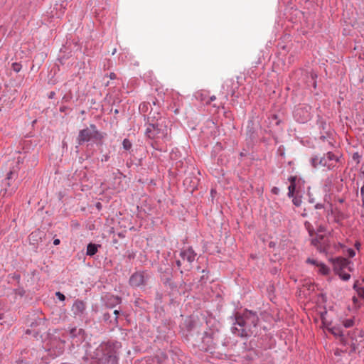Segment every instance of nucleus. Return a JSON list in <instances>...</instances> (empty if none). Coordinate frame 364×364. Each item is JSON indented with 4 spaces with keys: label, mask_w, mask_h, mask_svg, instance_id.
Here are the masks:
<instances>
[{
    "label": "nucleus",
    "mask_w": 364,
    "mask_h": 364,
    "mask_svg": "<svg viewBox=\"0 0 364 364\" xmlns=\"http://www.w3.org/2000/svg\"><path fill=\"white\" fill-rule=\"evenodd\" d=\"M85 310V304L82 301H76L73 306L72 311L75 316H81Z\"/></svg>",
    "instance_id": "6e6552de"
},
{
    "label": "nucleus",
    "mask_w": 364,
    "mask_h": 364,
    "mask_svg": "<svg viewBox=\"0 0 364 364\" xmlns=\"http://www.w3.org/2000/svg\"><path fill=\"white\" fill-rule=\"evenodd\" d=\"M16 364H26V363L25 361L21 360H17L16 362Z\"/></svg>",
    "instance_id": "5701e85b"
},
{
    "label": "nucleus",
    "mask_w": 364,
    "mask_h": 364,
    "mask_svg": "<svg viewBox=\"0 0 364 364\" xmlns=\"http://www.w3.org/2000/svg\"><path fill=\"white\" fill-rule=\"evenodd\" d=\"M322 208V205H321V204H317V205H316V208H317V209H318V208Z\"/></svg>",
    "instance_id": "cd10ccee"
},
{
    "label": "nucleus",
    "mask_w": 364,
    "mask_h": 364,
    "mask_svg": "<svg viewBox=\"0 0 364 364\" xmlns=\"http://www.w3.org/2000/svg\"><path fill=\"white\" fill-rule=\"evenodd\" d=\"M307 262H310V263H312V264H316V262H315V261H314V260H311V259H307Z\"/></svg>",
    "instance_id": "a878e982"
},
{
    "label": "nucleus",
    "mask_w": 364,
    "mask_h": 364,
    "mask_svg": "<svg viewBox=\"0 0 364 364\" xmlns=\"http://www.w3.org/2000/svg\"><path fill=\"white\" fill-rule=\"evenodd\" d=\"M355 247L359 250L360 247V244L359 242H356L355 245Z\"/></svg>",
    "instance_id": "393cba45"
},
{
    "label": "nucleus",
    "mask_w": 364,
    "mask_h": 364,
    "mask_svg": "<svg viewBox=\"0 0 364 364\" xmlns=\"http://www.w3.org/2000/svg\"><path fill=\"white\" fill-rule=\"evenodd\" d=\"M100 138V134L97 132L96 127L94 124H91L89 127H87L81 130L79 133L77 140L80 144L83 142L88 141L90 139Z\"/></svg>",
    "instance_id": "20e7f679"
},
{
    "label": "nucleus",
    "mask_w": 364,
    "mask_h": 364,
    "mask_svg": "<svg viewBox=\"0 0 364 364\" xmlns=\"http://www.w3.org/2000/svg\"><path fill=\"white\" fill-rule=\"evenodd\" d=\"M348 255L349 257H353L355 255V251L353 250L348 249Z\"/></svg>",
    "instance_id": "aec40b11"
},
{
    "label": "nucleus",
    "mask_w": 364,
    "mask_h": 364,
    "mask_svg": "<svg viewBox=\"0 0 364 364\" xmlns=\"http://www.w3.org/2000/svg\"><path fill=\"white\" fill-rule=\"evenodd\" d=\"M122 145L125 150H129L132 147V143L127 139H124Z\"/></svg>",
    "instance_id": "ddd939ff"
},
{
    "label": "nucleus",
    "mask_w": 364,
    "mask_h": 364,
    "mask_svg": "<svg viewBox=\"0 0 364 364\" xmlns=\"http://www.w3.org/2000/svg\"><path fill=\"white\" fill-rule=\"evenodd\" d=\"M278 191H279V190H278V188H274L272 189V192H273V193H278Z\"/></svg>",
    "instance_id": "b1692460"
},
{
    "label": "nucleus",
    "mask_w": 364,
    "mask_h": 364,
    "mask_svg": "<svg viewBox=\"0 0 364 364\" xmlns=\"http://www.w3.org/2000/svg\"><path fill=\"white\" fill-rule=\"evenodd\" d=\"M12 66H13L14 70L16 72H18L21 69V66L18 63H13Z\"/></svg>",
    "instance_id": "a211bd4d"
},
{
    "label": "nucleus",
    "mask_w": 364,
    "mask_h": 364,
    "mask_svg": "<svg viewBox=\"0 0 364 364\" xmlns=\"http://www.w3.org/2000/svg\"><path fill=\"white\" fill-rule=\"evenodd\" d=\"M114 314H118V311L117 310H114Z\"/></svg>",
    "instance_id": "c85d7f7f"
},
{
    "label": "nucleus",
    "mask_w": 364,
    "mask_h": 364,
    "mask_svg": "<svg viewBox=\"0 0 364 364\" xmlns=\"http://www.w3.org/2000/svg\"><path fill=\"white\" fill-rule=\"evenodd\" d=\"M109 360L112 362V364H116L117 363V358L115 355H110Z\"/></svg>",
    "instance_id": "412c9836"
},
{
    "label": "nucleus",
    "mask_w": 364,
    "mask_h": 364,
    "mask_svg": "<svg viewBox=\"0 0 364 364\" xmlns=\"http://www.w3.org/2000/svg\"><path fill=\"white\" fill-rule=\"evenodd\" d=\"M353 302L356 304H357V302H358V299H357L355 296H353Z\"/></svg>",
    "instance_id": "bb28decb"
},
{
    "label": "nucleus",
    "mask_w": 364,
    "mask_h": 364,
    "mask_svg": "<svg viewBox=\"0 0 364 364\" xmlns=\"http://www.w3.org/2000/svg\"><path fill=\"white\" fill-rule=\"evenodd\" d=\"M334 271L339 275L341 279L347 281L350 279V276L348 273L345 272V269L349 272L353 270V264L348 259L345 258H336L333 261Z\"/></svg>",
    "instance_id": "7ed1b4c3"
},
{
    "label": "nucleus",
    "mask_w": 364,
    "mask_h": 364,
    "mask_svg": "<svg viewBox=\"0 0 364 364\" xmlns=\"http://www.w3.org/2000/svg\"><path fill=\"white\" fill-rule=\"evenodd\" d=\"M339 202H340V203H343V199H340V200H339Z\"/></svg>",
    "instance_id": "c756f323"
},
{
    "label": "nucleus",
    "mask_w": 364,
    "mask_h": 364,
    "mask_svg": "<svg viewBox=\"0 0 364 364\" xmlns=\"http://www.w3.org/2000/svg\"><path fill=\"white\" fill-rule=\"evenodd\" d=\"M292 181H294V180L292 179ZM294 189H295V185H294V182H292L291 184L289 186L288 195H289V197H292L293 196V193H294Z\"/></svg>",
    "instance_id": "2eb2a0df"
},
{
    "label": "nucleus",
    "mask_w": 364,
    "mask_h": 364,
    "mask_svg": "<svg viewBox=\"0 0 364 364\" xmlns=\"http://www.w3.org/2000/svg\"><path fill=\"white\" fill-rule=\"evenodd\" d=\"M353 319H347L343 321V324L346 328H350L353 326Z\"/></svg>",
    "instance_id": "dca6fc26"
},
{
    "label": "nucleus",
    "mask_w": 364,
    "mask_h": 364,
    "mask_svg": "<svg viewBox=\"0 0 364 364\" xmlns=\"http://www.w3.org/2000/svg\"><path fill=\"white\" fill-rule=\"evenodd\" d=\"M318 267V272L322 274H327L329 272V269L323 264H317Z\"/></svg>",
    "instance_id": "9b49d317"
},
{
    "label": "nucleus",
    "mask_w": 364,
    "mask_h": 364,
    "mask_svg": "<svg viewBox=\"0 0 364 364\" xmlns=\"http://www.w3.org/2000/svg\"><path fill=\"white\" fill-rule=\"evenodd\" d=\"M180 255L182 258L181 260H177L176 264L178 267H181L182 262L184 263L186 261L188 264L186 265L187 269L191 267V263L194 261L196 257V254L191 248H188L187 250H184L181 252Z\"/></svg>",
    "instance_id": "423d86ee"
},
{
    "label": "nucleus",
    "mask_w": 364,
    "mask_h": 364,
    "mask_svg": "<svg viewBox=\"0 0 364 364\" xmlns=\"http://www.w3.org/2000/svg\"><path fill=\"white\" fill-rule=\"evenodd\" d=\"M100 247V245H99L93 243L88 244L87 247V255L89 256H93L97 252L98 247Z\"/></svg>",
    "instance_id": "9d476101"
},
{
    "label": "nucleus",
    "mask_w": 364,
    "mask_h": 364,
    "mask_svg": "<svg viewBox=\"0 0 364 364\" xmlns=\"http://www.w3.org/2000/svg\"><path fill=\"white\" fill-rule=\"evenodd\" d=\"M56 296L60 300L64 301L65 300V296L61 294L60 292L58 291L55 293Z\"/></svg>",
    "instance_id": "6ab92c4d"
},
{
    "label": "nucleus",
    "mask_w": 364,
    "mask_h": 364,
    "mask_svg": "<svg viewBox=\"0 0 364 364\" xmlns=\"http://www.w3.org/2000/svg\"><path fill=\"white\" fill-rule=\"evenodd\" d=\"M301 112H302V109L301 108H299L296 110L295 112V116L296 117H299L297 119L300 122H304L305 121L308 120L310 117V113L308 112V110H306L305 112V114H303L302 115V117H301Z\"/></svg>",
    "instance_id": "1a4fd4ad"
},
{
    "label": "nucleus",
    "mask_w": 364,
    "mask_h": 364,
    "mask_svg": "<svg viewBox=\"0 0 364 364\" xmlns=\"http://www.w3.org/2000/svg\"><path fill=\"white\" fill-rule=\"evenodd\" d=\"M145 135L151 139H166L168 136V129L165 120L149 123L145 130Z\"/></svg>",
    "instance_id": "f03ea898"
},
{
    "label": "nucleus",
    "mask_w": 364,
    "mask_h": 364,
    "mask_svg": "<svg viewBox=\"0 0 364 364\" xmlns=\"http://www.w3.org/2000/svg\"><path fill=\"white\" fill-rule=\"evenodd\" d=\"M145 282V277L144 273L136 272L130 277L129 283L133 287H139L142 285Z\"/></svg>",
    "instance_id": "0eeeda50"
},
{
    "label": "nucleus",
    "mask_w": 364,
    "mask_h": 364,
    "mask_svg": "<svg viewBox=\"0 0 364 364\" xmlns=\"http://www.w3.org/2000/svg\"><path fill=\"white\" fill-rule=\"evenodd\" d=\"M292 201L296 206H299L301 203V199L298 198H294Z\"/></svg>",
    "instance_id": "f3484780"
},
{
    "label": "nucleus",
    "mask_w": 364,
    "mask_h": 364,
    "mask_svg": "<svg viewBox=\"0 0 364 364\" xmlns=\"http://www.w3.org/2000/svg\"><path fill=\"white\" fill-rule=\"evenodd\" d=\"M258 322L257 315L251 311H245L242 315L236 316V321L232 327L234 334L246 337L253 333Z\"/></svg>",
    "instance_id": "f257e3e1"
},
{
    "label": "nucleus",
    "mask_w": 364,
    "mask_h": 364,
    "mask_svg": "<svg viewBox=\"0 0 364 364\" xmlns=\"http://www.w3.org/2000/svg\"><path fill=\"white\" fill-rule=\"evenodd\" d=\"M331 331L336 336H343V333L339 328H332L331 329Z\"/></svg>",
    "instance_id": "4468645a"
},
{
    "label": "nucleus",
    "mask_w": 364,
    "mask_h": 364,
    "mask_svg": "<svg viewBox=\"0 0 364 364\" xmlns=\"http://www.w3.org/2000/svg\"><path fill=\"white\" fill-rule=\"evenodd\" d=\"M354 289L356 290L358 296L364 299V289L362 288L357 289V282L354 284Z\"/></svg>",
    "instance_id": "f8f14e48"
},
{
    "label": "nucleus",
    "mask_w": 364,
    "mask_h": 364,
    "mask_svg": "<svg viewBox=\"0 0 364 364\" xmlns=\"http://www.w3.org/2000/svg\"><path fill=\"white\" fill-rule=\"evenodd\" d=\"M53 244H54L55 245H59V244H60V240H59V239H55V240H53Z\"/></svg>",
    "instance_id": "4be33fe9"
},
{
    "label": "nucleus",
    "mask_w": 364,
    "mask_h": 364,
    "mask_svg": "<svg viewBox=\"0 0 364 364\" xmlns=\"http://www.w3.org/2000/svg\"><path fill=\"white\" fill-rule=\"evenodd\" d=\"M337 159L333 154L328 152L322 157H315L312 159V164L314 167L323 166L330 168L336 162Z\"/></svg>",
    "instance_id": "39448f33"
}]
</instances>
